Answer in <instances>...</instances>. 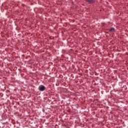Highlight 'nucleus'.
Wrapping results in <instances>:
<instances>
[{
	"label": "nucleus",
	"mask_w": 128,
	"mask_h": 128,
	"mask_svg": "<svg viewBox=\"0 0 128 128\" xmlns=\"http://www.w3.org/2000/svg\"><path fill=\"white\" fill-rule=\"evenodd\" d=\"M38 90L40 92H44L46 90V86H44V85H40L38 87Z\"/></svg>",
	"instance_id": "1"
},
{
	"label": "nucleus",
	"mask_w": 128,
	"mask_h": 128,
	"mask_svg": "<svg viewBox=\"0 0 128 128\" xmlns=\"http://www.w3.org/2000/svg\"><path fill=\"white\" fill-rule=\"evenodd\" d=\"M85 0L88 4H94V2H96V0Z\"/></svg>",
	"instance_id": "2"
},
{
	"label": "nucleus",
	"mask_w": 128,
	"mask_h": 128,
	"mask_svg": "<svg viewBox=\"0 0 128 128\" xmlns=\"http://www.w3.org/2000/svg\"><path fill=\"white\" fill-rule=\"evenodd\" d=\"M109 32H116V30L114 29V28H112L109 29Z\"/></svg>",
	"instance_id": "3"
}]
</instances>
